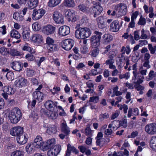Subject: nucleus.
Masks as SVG:
<instances>
[{"mask_svg": "<svg viewBox=\"0 0 156 156\" xmlns=\"http://www.w3.org/2000/svg\"><path fill=\"white\" fill-rule=\"evenodd\" d=\"M27 80L23 77L19 78L15 82L17 87H21L27 86Z\"/></svg>", "mask_w": 156, "mask_h": 156, "instance_id": "dca6fc26", "label": "nucleus"}, {"mask_svg": "<svg viewBox=\"0 0 156 156\" xmlns=\"http://www.w3.org/2000/svg\"><path fill=\"white\" fill-rule=\"evenodd\" d=\"M85 30L86 28H79V34L80 38H85Z\"/></svg>", "mask_w": 156, "mask_h": 156, "instance_id": "58836bf2", "label": "nucleus"}, {"mask_svg": "<svg viewBox=\"0 0 156 156\" xmlns=\"http://www.w3.org/2000/svg\"><path fill=\"white\" fill-rule=\"evenodd\" d=\"M63 4L65 6L68 7H73L75 5L73 0H64Z\"/></svg>", "mask_w": 156, "mask_h": 156, "instance_id": "c756f323", "label": "nucleus"}, {"mask_svg": "<svg viewBox=\"0 0 156 156\" xmlns=\"http://www.w3.org/2000/svg\"><path fill=\"white\" fill-rule=\"evenodd\" d=\"M61 129L62 132L64 133L66 135H68L70 132L66 124L64 123H62V124Z\"/></svg>", "mask_w": 156, "mask_h": 156, "instance_id": "2f4dec72", "label": "nucleus"}, {"mask_svg": "<svg viewBox=\"0 0 156 156\" xmlns=\"http://www.w3.org/2000/svg\"><path fill=\"white\" fill-rule=\"evenodd\" d=\"M11 36L13 38L19 39L21 37L20 35L19 32L16 30H12L10 33Z\"/></svg>", "mask_w": 156, "mask_h": 156, "instance_id": "cd10ccee", "label": "nucleus"}, {"mask_svg": "<svg viewBox=\"0 0 156 156\" xmlns=\"http://www.w3.org/2000/svg\"><path fill=\"white\" fill-rule=\"evenodd\" d=\"M43 142L41 136L40 135H37L34 139L33 144L36 148H40L43 146Z\"/></svg>", "mask_w": 156, "mask_h": 156, "instance_id": "ddd939ff", "label": "nucleus"}, {"mask_svg": "<svg viewBox=\"0 0 156 156\" xmlns=\"http://www.w3.org/2000/svg\"><path fill=\"white\" fill-rule=\"evenodd\" d=\"M44 105L48 109L50 110H53L54 108L56 106L55 104L51 101H48L45 102Z\"/></svg>", "mask_w": 156, "mask_h": 156, "instance_id": "393cba45", "label": "nucleus"}, {"mask_svg": "<svg viewBox=\"0 0 156 156\" xmlns=\"http://www.w3.org/2000/svg\"><path fill=\"white\" fill-rule=\"evenodd\" d=\"M10 54L12 56H17L20 55V53L16 49H11L10 51Z\"/></svg>", "mask_w": 156, "mask_h": 156, "instance_id": "603ef678", "label": "nucleus"}, {"mask_svg": "<svg viewBox=\"0 0 156 156\" xmlns=\"http://www.w3.org/2000/svg\"><path fill=\"white\" fill-rule=\"evenodd\" d=\"M23 129L20 126L15 127L10 130V134L13 136H19L23 133Z\"/></svg>", "mask_w": 156, "mask_h": 156, "instance_id": "9b49d317", "label": "nucleus"}, {"mask_svg": "<svg viewBox=\"0 0 156 156\" xmlns=\"http://www.w3.org/2000/svg\"><path fill=\"white\" fill-rule=\"evenodd\" d=\"M74 44V40L69 38L63 40L61 43L62 47L66 50H70Z\"/></svg>", "mask_w": 156, "mask_h": 156, "instance_id": "20e7f679", "label": "nucleus"}, {"mask_svg": "<svg viewBox=\"0 0 156 156\" xmlns=\"http://www.w3.org/2000/svg\"><path fill=\"white\" fill-rule=\"evenodd\" d=\"M43 94L39 91H35L33 94L34 99L41 101L43 99Z\"/></svg>", "mask_w": 156, "mask_h": 156, "instance_id": "4be33fe9", "label": "nucleus"}, {"mask_svg": "<svg viewBox=\"0 0 156 156\" xmlns=\"http://www.w3.org/2000/svg\"><path fill=\"white\" fill-rule=\"evenodd\" d=\"M34 53V52L31 51L30 53L27 54L25 56V58L28 61H33L35 58Z\"/></svg>", "mask_w": 156, "mask_h": 156, "instance_id": "72a5a7b5", "label": "nucleus"}, {"mask_svg": "<svg viewBox=\"0 0 156 156\" xmlns=\"http://www.w3.org/2000/svg\"><path fill=\"white\" fill-rule=\"evenodd\" d=\"M146 23V20L144 18H143L141 16L138 23L139 25H144Z\"/></svg>", "mask_w": 156, "mask_h": 156, "instance_id": "8fccbe9b", "label": "nucleus"}, {"mask_svg": "<svg viewBox=\"0 0 156 156\" xmlns=\"http://www.w3.org/2000/svg\"><path fill=\"white\" fill-rule=\"evenodd\" d=\"M32 41L37 44L41 43L43 41V37L41 34H33L32 37Z\"/></svg>", "mask_w": 156, "mask_h": 156, "instance_id": "6ab92c4d", "label": "nucleus"}, {"mask_svg": "<svg viewBox=\"0 0 156 156\" xmlns=\"http://www.w3.org/2000/svg\"><path fill=\"white\" fill-rule=\"evenodd\" d=\"M55 140L54 138L47 140L46 142H43V145L42 146V149L43 151H47L51 148L55 144Z\"/></svg>", "mask_w": 156, "mask_h": 156, "instance_id": "9d476101", "label": "nucleus"}, {"mask_svg": "<svg viewBox=\"0 0 156 156\" xmlns=\"http://www.w3.org/2000/svg\"><path fill=\"white\" fill-rule=\"evenodd\" d=\"M99 100V98L98 96H94L90 98L89 101L90 102H94L97 103Z\"/></svg>", "mask_w": 156, "mask_h": 156, "instance_id": "5fc2aeb1", "label": "nucleus"}, {"mask_svg": "<svg viewBox=\"0 0 156 156\" xmlns=\"http://www.w3.org/2000/svg\"><path fill=\"white\" fill-rule=\"evenodd\" d=\"M30 30L28 28H25L22 33L23 36L25 41L28 40L30 38Z\"/></svg>", "mask_w": 156, "mask_h": 156, "instance_id": "b1692460", "label": "nucleus"}, {"mask_svg": "<svg viewBox=\"0 0 156 156\" xmlns=\"http://www.w3.org/2000/svg\"><path fill=\"white\" fill-rule=\"evenodd\" d=\"M148 49L150 51L151 53L152 54H154L155 53L156 49V46H154V47H153L152 45L151 44H148Z\"/></svg>", "mask_w": 156, "mask_h": 156, "instance_id": "49530a36", "label": "nucleus"}, {"mask_svg": "<svg viewBox=\"0 0 156 156\" xmlns=\"http://www.w3.org/2000/svg\"><path fill=\"white\" fill-rule=\"evenodd\" d=\"M96 20L99 28L103 29L106 27L105 24L106 19L103 16L98 17L97 18Z\"/></svg>", "mask_w": 156, "mask_h": 156, "instance_id": "a211bd4d", "label": "nucleus"}, {"mask_svg": "<svg viewBox=\"0 0 156 156\" xmlns=\"http://www.w3.org/2000/svg\"><path fill=\"white\" fill-rule=\"evenodd\" d=\"M85 134L87 136L91 137L92 136V131L89 126H87L85 129Z\"/></svg>", "mask_w": 156, "mask_h": 156, "instance_id": "4c0bfd02", "label": "nucleus"}, {"mask_svg": "<svg viewBox=\"0 0 156 156\" xmlns=\"http://www.w3.org/2000/svg\"><path fill=\"white\" fill-rule=\"evenodd\" d=\"M6 27L3 26L2 27H0V33H1L3 35L6 34Z\"/></svg>", "mask_w": 156, "mask_h": 156, "instance_id": "052dcab7", "label": "nucleus"}, {"mask_svg": "<svg viewBox=\"0 0 156 156\" xmlns=\"http://www.w3.org/2000/svg\"><path fill=\"white\" fill-rule=\"evenodd\" d=\"M33 30L35 31H38L41 29L40 25L37 23H33L32 25Z\"/></svg>", "mask_w": 156, "mask_h": 156, "instance_id": "a19ab883", "label": "nucleus"}, {"mask_svg": "<svg viewBox=\"0 0 156 156\" xmlns=\"http://www.w3.org/2000/svg\"><path fill=\"white\" fill-rule=\"evenodd\" d=\"M144 29L142 30V34L140 36V38L142 39H146L147 38V35L144 33Z\"/></svg>", "mask_w": 156, "mask_h": 156, "instance_id": "e2e57ef3", "label": "nucleus"}, {"mask_svg": "<svg viewBox=\"0 0 156 156\" xmlns=\"http://www.w3.org/2000/svg\"><path fill=\"white\" fill-rule=\"evenodd\" d=\"M16 140L20 144H25L27 142L28 140L27 135L25 133H23L17 137Z\"/></svg>", "mask_w": 156, "mask_h": 156, "instance_id": "f3484780", "label": "nucleus"}, {"mask_svg": "<svg viewBox=\"0 0 156 156\" xmlns=\"http://www.w3.org/2000/svg\"><path fill=\"white\" fill-rule=\"evenodd\" d=\"M118 20L113 21L110 24V30L112 32H117L119 30L120 26Z\"/></svg>", "mask_w": 156, "mask_h": 156, "instance_id": "2eb2a0df", "label": "nucleus"}, {"mask_svg": "<svg viewBox=\"0 0 156 156\" xmlns=\"http://www.w3.org/2000/svg\"><path fill=\"white\" fill-rule=\"evenodd\" d=\"M109 115L107 113H105L104 114H101L100 115V119L101 120L102 119H107L109 117Z\"/></svg>", "mask_w": 156, "mask_h": 156, "instance_id": "774afa93", "label": "nucleus"}, {"mask_svg": "<svg viewBox=\"0 0 156 156\" xmlns=\"http://www.w3.org/2000/svg\"><path fill=\"white\" fill-rule=\"evenodd\" d=\"M46 42L47 44V46H49L50 45H51V44H55L54 40L49 37L47 38L46 39Z\"/></svg>", "mask_w": 156, "mask_h": 156, "instance_id": "37998d69", "label": "nucleus"}, {"mask_svg": "<svg viewBox=\"0 0 156 156\" xmlns=\"http://www.w3.org/2000/svg\"><path fill=\"white\" fill-rule=\"evenodd\" d=\"M134 87L135 89L138 91L143 90L144 88V87L142 86L140 84H139L138 85H136L134 86Z\"/></svg>", "mask_w": 156, "mask_h": 156, "instance_id": "338daca9", "label": "nucleus"}, {"mask_svg": "<svg viewBox=\"0 0 156 156\" xmlns=\"http://www.w3.org/2000/svg\"><path fill=\"white\" fill-rule=\"evenodd\" d=\"M97 140L96 144L97 145L99 146L100 147H102L103 146V143L102 141V140L103 139L100 138L96 139Z\"/></svg>", "mask_w": 156, "mask_h": 156, "instance_id": "4d7b16f0", "label": "nucleus"}, {"mask_svg": "<svg viewBox=\"0 0 156 156\" xmlns=\"http://www.w3.org/2000/svg\"><path fill=\"white\" fill-rule=\"evenodd\" d=\"M47 48L48 50L51 51H56L58 49L57 45L55 44L47 46Z\"/></svg>", "mask_w": 156, "mask_h": 156, "instance_id": "e433bc0d", "label": "nucleus"}, {"mask_svg": "<svg viewBox=\"0 0 156 156\" xmlns=\"http://www.w3.org/2000/svg\"><path fill=\"white\" fill-rule=\"evenodd\" d=\"M99 52V50L98 48L94 49L91 52V55L94 57H96L98 54Z\"/></svg>", "mask_w": 156, "mask_h": 156, "instance_id": "de8ad7c7", "label": "nucleus"}, {"mask_svg": "<svg viewBox=\"0 0 156 156\" xmlns=\"http://www.w3.org/2000/svg\"><path fill=\"white\" fill-rule=\"evenodd\" d=\"M87 87L90 89H93L94 88V84L91 80H89L86 83Z\"/></svg>", "mask_w": 156, "mask_h": 156, "instance_id": "680f3d73", "label": "nucleus"}, {"mask_svg": "<svg viewBox=\"0 0 156 156\" xmlns=\"http://www.w3.org/2000/svg\"><path fill=\"white\" fill-rule=\"evenodd\" d=\"M26 151L28 154H31L34 151L33 147H32L30 144H28L26 147Z\"/></svg>", "mask_w": 156, "mask_h": 156, "instance_id": "ea45409f", "label": "nucleus"}, {"mask_svg": "<svg viewBox=\"0 0 156 156\" xmlns=\"http://www.w3.org/2000/svg\"><path fill=\"white\" fill-rule=\"evenodd\" d=\"M6 76L8 80H12L14 78V74L12 72H8L6 74Z\"/></svg>", "mask_w": 156, "mask_h": 156, "instance_id": "a18cd8bd", "label": "nucleus"}, {"mask_svg": "<svg viewBox=\"0 0 156 156\" xmlns=\"http://www.w3.org/2000/svg\"><path fill=\"white\" fill-rule=\"evenodd\" d=\"M155 75L154 71L151 70L149 74L148 77H146L147 80L148 81L152 80L155 77Z\"/></svg>", "mask_w": 156, "mask_h": 156, "instance_id": "c03bdc74", "label": "nucleus"}, {"mask_svg": "<svg viewBox=\"0 0 156 156\" xmlns=\"http://www.w3.org/2000/svg\"><path fill=\"white\" fill-rule=\"evenodd\" d=\"M11 66L14 70L18 71L21 70L23 68V66H21L20 63L17 61L12 62L11 63Z\"/></svg>", "mask_w": 156, "mask_h": 156, "instance_id": "412c9836", "label": "nucleus"}, {"mask_svg": "<svg viewBox=\"0 0 156 156\" xmlns=\"http://www.w3.org/2000/svg\"><path fill=\"white\" fill-rule=\"evenodd\" d=\"M61 149L60 145H56L48 151L47 155L48 156H56L60 152Z\"/></svg>", "mask_w": 156, "mask_h": 156, "instance_id": "0eeeda50", "label": "nucleus"}, {"mask_svg": "<svg viewBox=\"0 0 156 156\" xmlns=\"http://www.w3.org/2000/svg\"><path fill=\"white\" fill-rule=\"evenodd\" d=\"M45 13V11L42 9H40L36 10L34 9L32 14V19L34 20L39 19Z\"/></svg>", "mask_w": 156, "mask_h": 156, "instance_id": "6e6552de", "label": "nucleus"}, {"mask_svg": "<svg viewBox=\"0 0 156 156\" xmlns=\"http://www.w3.org/2000/svg\"><path fill=\"white\" fill-rule=\"evenodd\" d=\"M2 90L3 92L8 94V95L13 94L15 91L13 89L9 86H5L2 88Z\"/></svg>", "mask_w": 156, "mask_h": 156, "instance_id": "5701e85b", "label": "nucleus"}, {"mask_svg": "<svg viewBox=\"0 0 156 156\" xmlns=\"http://www.w3.org/2000/svg\"><path fill=\"white\" fill-rule=\"evenodd\" d=\"M136 66L137 65L136 64H135L133 66V70H134L133 72V73L134 75V77H135V79L136 78L137 75L138 74H139V73H138L136 72Z\"/></svg>", "mask_w": 156, "mask_h": 156, "instance_id": "09e8293b", "label": "nucleus"}, {"mask_svg": "<svg viewBox=\"0 0 156 156\" xmlns=\"http://www.w3.org/2000/svg\"><path fill=\"white\" fill-rule=\"evenodd\" d=\"M129 77V75L128 73L123 74H120L119 76V79H121L123 78L127 80Z\"/></svg>", "mask_w": 156, "mask_h": 156, "instance_id": "6e6d98bb", "label": "nucleus"}, {"mask_svg": "<svg viewBox=\"0 0 156 156\" xmlns=\"http://www.w3.org/2000/svg\"><path fill=\"white\" fill-rule=\"evenodd\" d=\"M121 125L124 127H126L127 126V121L126 119H122L120 123Z\"/></svg>", "mask_w": 156, "mask_h": 156, "instance_id": "69168bd1", "label": "nucleus"}, {"mask_svg": "<svg viewBox=\"0 0 156 156\" xmlns=\"http://www.w3.org/2000/svg\"><path fill=\"white\" fill-rule=\"evenodd\" d=\"M97 4L96 6L91 7L88 10L91 14H94V16L95 18L101 14L103 9L102 7L101 6L99 2Z\"/></svg>", "mask_w": 156, "mask_h": 156, "instance_id": "7ed1b4c3", "label": "nucleus"}, {"mask_svg": "<svg viewBox=\"0 0 156 156\" xmlns=\"http://www.w3.org/2000/svg\"><path fill=\"white\" fill-rule=\"evenodd\" d=\"M104 40V43L106 44L107 43L110 42L112 39V35L108 34H106L104 35L103 37Z\"/></svg>", "mask_w": 156, "mask_h": 156, "instance_id": "c85d7f7f", "label": "nucleus"}, {"mask_svg": "<svg viewBox=\"0 0 156 156\" xmlns=\"http://www.w3.org/2000/svg\"><path fill=\"white\" fill-rule=\"evenodd\" d=\"M38 0H29L28 1L27 4L28 7L31 9H33L36 7L38 5Z\"/></svg>", "mask_w": 156, "mask_h": 156, "instance_id": "a878e982", "label": "nucleus"}, {"mask_svg": "<svg viewBox=\"0 0 156 156\" xmlns=\"http://www.w3.org/2000/svg\"><path fill=\"white\" fill-rule=\"evenodd\" d=\"M22 49L23 51H26L30 52L32 51L31 48L30 47L29 45L27 43H26L22 47Z\"/></svg>", "mask_w": 156, "mask_h": 156, "instance_id": "79ce46f5", "label": "nucleus"}, {"mask_svg": "<svg viewBox=\"0 0 156 156\" xmlns=\"http://www.w3.org/2000/svg\"><path fill=\"white\" fill-rule=\"evenodd\" d=\"M91 34V33L90 29L88 28H86L85 38H86L89 37Z\"/></svg>", "mask_w": 156, "mask_h": 156, "instance_id": "13d9d810", "label": "nucleus"}, {"mask_svg": "<svg viewBox=\"0 0 156 156\" xmlns=\"http://www.w3.org/2000/svg\"><path fill=\"white\" fill-rule=\"evenodd\" d=\"M65 15L66 17L69 19H70L71 16L73 17V15L72 12L70 10L66 11L65 13Z\"/></svg>", "mask_w": 156, "mask_h": 156, "instance_id": "864d4df0", "label": "nucleus"}, {"mask_svg": "<svg viewBox=\"0 0 156 156\" xmlns=\"http://www.w3.org/2000/svg\"><path fill=\"white\" fill-rule=\"evenodd\" d=\"M134 38L136 40H138L140 39V36L139 35V31H136L134 32Z\"/></svg>", "mask_w": 156, "mask_h": 156, "instance_id": "0e129e2a", "label": "nucleus"}, {"mask_svg": "<svg viewBox=\"0 0 156 156\" xmlns=\"http://www.w3.org/2000/svg\"><path fill=\"white\" fill-rule=\"evenodd\" d=\"M115 9L116 11L119 10V15L120 16L126 15L127 11L126 5L123 3H120L115 6Z\"/></svg>", "mask_w": 156, "mask_h": 156, "instance_id": "39448f33", "label": "nucleus"}, {"mask_svg": "<svg viewBox=\"0 0 156 156\" xmlns=\"http://www.w3.org/2000/svg\"><path fill=\"white\" fill-rule=\"evenodd\" d=\"M151 147L156 152V143L154 142L152 139L150 141Z\"/></svg>", "mask_w": 156, "mask_h": 156, "instance_id": "3c124183", "label": "nucleus"}, {"mask_svg": "<svg viewBox=\"0 0 156 156\" xmlns=\"http://www.w3.org/2000/svg\"><path fill=\"white\" fill-rule=\"evenodd\" d=\"M0 53L3 55L7 56L9 53V49L5 47H1L0 48Z\"/></svg>", "mask_w": 156, "mask_h": 156, "instance_id": "f704fd0d", "label": "nucleus"}, {"mask_svg": "<svg viewBox=\"0 0 156 156\" xmlns=\"http://www.w3.org/2000/svg\"><path fill=\"white\" fill-rule=\"evenodd\" d=\"M69 33L70 28L68 26H63L59 28L58 34L60 36H65L68 35Z\"/></svg>", "mask_w": 156, "mask_h": 156, "instance_id": "4468645a", "label": "nucleus"}, {"mask_svg": "<svg viewBox=\"0 0 156 156\" xmlns=\"http://www.w3.org/2000/svg\"><path fill=\"white\" fill-rule=\"evenodd\" d=\"M24 155V152L20 150H16L13 151L11 154V156H23Z\"/></svg>", "mask_w": 156, "mask_h": 156, "instance_id": "c9c22d12", "label": "nucleus"}, {"mask_svg": "<svg viewBox=\"0 0 156 156\" xmlns=\"http://www.w3.org/2000/svg\"><path fill=\"white\" fill-rule=\"evenodd\" d=\"M56 132V127L53 126H52L48 127L46 131V132L49 135L54 134Z\"/></svg>", "mask_w": 156, "mask_h": 156, "instance_id": "7c9ffc66", "label": "nucleus"}, {"mask_svg": "<svg viewBox=\"0 0 156 156\" xmlns=\"http://www.w3.org/2000/svg\"><path fill=\"white\" fill-rule=\"evenodd\" d=\"M145 130L148 134L151 135L154 134L156 133V123H152L146 125Z\"/></svg>", "mask_w": 156, "mask_h": 156, "instance_id": "1a4fd4ad", "label": "nucleus"}, {"mask_svg": "<svg viewBox=\"0 0 156 156\" xmlns=\"http://www.w3.org/2000/svg\"><path fill=\"white\" fill-rule=\"evenodd\" d=\"M22 115L21 110L17 108H15L10 112L9 118L11 123L16 124L19 121Z\"/></svg>", "mask_w": 156, "mask_h": 156, "instance_id": "f257e3e1", "label": "nucleus"}, {"mask_svg": "<svg viewBox=\"0 0 156 156\" xmlns=\"http://www.w3.org/2000/svg\"><path fill=\"white\" fill-rule=\"evenodd\" d=\"M71 151L74 153L76 154L78 153L77 150L74 147L72 146L70 144H68L67 149L65 156H70Z\"/></svg>", "mask_w": 156, "mask_h": 156, "instance_id": "aec40b11", "label": "nucleus"}, {"mask_svg": "<svg viewBox=\"0 0 156 156\" xmlns=\"http://www.w3.org/2000/svg\"><path fill=\"white\" fill-rule=\"evenodd\" d=\"M88 48L85 45L81 48L80 49L81 53L83 54H85L87 52Z\"/></svg>", "mask_w": 156, "mask_h": 156, "instance_id": "bf43d9fd", "label": "nucleus"}, {"mask_svg": "<svg viewBox=\"0 0 156 156\" xmlns=\"http://www.w3.org/2000/svg\"><path fill=\"white\" fill-rule=\"evenodd\" d=\"M55 27L50 25H48L43 27L42 32L47 35L54 34L55 31Z\"/></svg>", "mask_w": 156, "mask_h": 156, "instance_id": "f8f14e48", "label": "nucleus"}, {"mask_svg": "<svg viewBox=\"0 0 156 156\" xmlns=\"http://www.w3.org/2000/svg\"><path fill=\"white\" fill-rule=\"evenodd\" d=\"M95 35L93 36L90 39L91 45L94 47H97L100 44V41L101 36L102 35V33L96 30L94 31Z\"/></svg>", "mask_w": 156, "mask_h": 156, "instance_id": "f03ea898", "label": "nucleus"}, {"mask_svg": "<svg viewBox=\"0 0 156 156\" xmlns=\"http://www.w3.org/2000/svg\"><path fill=\"white\" fill-rule=\"evenodd\" d=\"M52 17L54 21L57 24H63V17L58 11L54 12Z\"/></svg>", "mask_w": 156, "mask_h": 156, "instance_id": "423d86ee", "label": "nucleus"}, {"mask_svg": "<svg viewBox=\"0 0 156 156\" xmlns=\"http://www.w3.org/2000/svg\"><path fill=\"white\" fill-rule=\"evenodd\" d=\"M61 0H49L48 3V5L50 7L55 6L61 2Z\"/></svg>", "mask_w": 156, "mask_h": 156, "instance_id": "473e14b6", "label": "nucleus"}, {"mask_svg": "<svg viewBox=\"0 0 156 156\" xmlns=\"http://www.w3.org/2000/svg\"><path fill=\"white\" fill-rule=\"evenodd\" d=\"M13 18L18 21H23L24 19L22 15L21 12L19 13L18 12H15L13 16Z\"/></svg>", "mask_w": 156, "mask_h": 156, "instance_id": "bb28decb", "label": "nucleus"}]
</instances>
